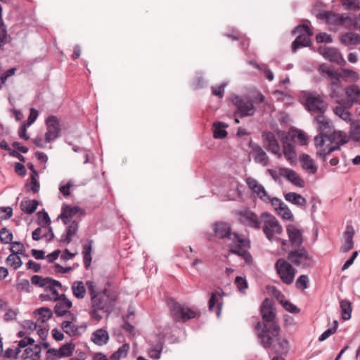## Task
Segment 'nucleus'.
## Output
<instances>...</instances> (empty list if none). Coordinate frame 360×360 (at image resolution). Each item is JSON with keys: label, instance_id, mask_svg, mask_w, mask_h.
Instances as JSON below:
<instances>
[{"label": "nucleus", "instance_id": "b1692460", "mask_svg": "<svg viewBox=\"0 0 360 360\" xmlns=\"http://www.w3.org/2000/svg\"><path fill=\"white\" fill-rule=\"evenodd\" d=\"M279 174L281 176L286 178V179L288 181H290L291 184L296 186L303 188L305 186L304 181L300 176V175L295 170L286 167H280Z\"/></svg>", "mask_w": 360, "mask_h": 360}, {"label": "nucleus", "instance_id": "aec40b11", "mask_svg": "<svg viewBox=\"0 0 360 360\" xmlns=\"http://www.w3.org/2000/svg\"><path fill=\"white\" fill-rule=\"evenodd\" d=\"M286 231L292 249L302 247V231L300 229L294 224H289Z\"/></svg>", "mask_w": 360, "mask_h": 360}, {"label": "nucleus", "instance_id": "c9c22d12", "mask_svg": "<svg viewBox=\"0 0 360 360\" xmlns=\"http://www.w3.org/2000/svg\"><path fill=\"white\" fill-rule=\"evenodd\" d=\"M228 127V124L221 122H217L213 124V137L214 139H224L227 136V131L226 128Z\"/></svg>", "mask_w": 360, "mask_h": 360}, {"label": "nucleus", "instance_id": "dca6fc26", "mask_svg": "<svg viewBox=\"0 0 360 360\" xmlns=\"http://www.w3.org/2000/svg\"><path fill=\"white\" fill-rule=\"evenodd\" d=\"M262 218L260 219L257 214L250 210H245L239 214V220L245 226L254 229H259L262 224Z\"/></svg>", "mask_w": 360, "mask_h": 360}, {"label": "nucleus", "instance_id": "72a5a7b5", "mask_svg": "<svg viewBox=\"0 0 360 360\" xmlns=\"http://www.w3.org/2000/svg\"><path fill=\"white\" fill-rule=\"evenodd\" d=\"M86 284L84 283L83 281H75L71 287L72 294L77 298V299H83L86 292Z\"/></svg>", "mask_w": 360, "mask_h": 360}, {"label": "nucleus", "instance_id": "c756f323", "mask_svg": "<svg viewBox=\"0 0 360 360\" xmlns=\"http://www.w3.org/2000/svg\"><path fill=\"white\" fill-rule=\"evenodd\" d=\"M92 245L93 240H87L82 245L83 261L86 269H88L89 268L91 263Z\"/></svg>", "mask_w": 360, "mask_h": 360}, {"label": "nucleus", "instance_id": "09e8293b", "mask_svg": "<svg viewBox=\"0 0 360 360\" xmlns=\"http://www.w3.org/2000/svg\"><path fill=\"white\" fill-rule=\"evenodd\" d=\"M251 64L252 65H254L255 68H257V69L260 70L262 72H263L265 75V77L268 80L272 81L274 79V73L269 68L267 65H266V64L259 65V64L257 63L256 62H253V61L251 62Z\"/></svg>", "mask_w": 360, "mask_h": 360}, {"label": "nucleus", "instance_id": "58836bf2", "mask_svg": "<svg viewBox=\"0 0 360 360\" xmlns=\"http://www.w3.org/2000/svg\"><path fill=\"white\" fill-rule=\"evenodd\" d=\"M38 206V202L35 200H22L20 202L21 210L27 214H32L35 212Z\"/></svg>", "mask_w": 360, "mask_h": 360}, {"label": "nucleus", "instance_id": "a211bd4d", "mask_svg": "<svg viewBox=\"0 0 360 360\" xmlns=\"http://www.w3.org/2000/svg\"><path fill=\"white\" fill-rule=\"evenodd\" d=\"M262 139L264 141V147L266 149L281 158L282 154L280 152V145L275 134L271 131H264L262 134Z\"/></svg>", "mask_w": 360, "mask_h": 360}, {"label": "nucleus", "instance_id": "4c0bfd02", "mask_svg": "<svg viewBox=\"0 0 360 360\" xmlns=\"http://www.w3.org/2000/svg\"><path fill=\"white\" fill-rule=\"evenodd\" d=\"M340 307L342 319L345 321L350 319L352 311V303L348 300H342L340 302Z\"/></svg>", "mask_w": 360, "mask_h": 360}, {"label": "nucleus", "instance_id": "6e6d98bb", "mask_svg": "<svg viewBox=\"0 0 360 360\" xmlns=\"http://www.w3.org/2000/svg\"><path fill=\"white\" fill-rule=\"evenodd\" d=\"M13 239V233L6 228H2L0 230V240L2 243H11Z\"/></svg>", "mask_w": 360, "mask_h": 360}, {"label": "nucleus", "instance_id": "774afa93", "mask_svg": "<svg viewBox=\"0 0 360 360\" xmlns=\"http://www.w3.org/2000/svg\"><path fill=\"white\" fill-rule=\"evenodd\" d=\"M349 30H359L360 31V14L357 17L352 15Z\"/></svg>", "mask_w": 360, "mask_h": 360}, {"label": "nucleus", "instance_id": "1a4fd4ad", "mask_svg": "<svg viewBox=\"0 0 360 360\" xmlns=\"http://www.w3.org/2000/svg\"><path fill=\"white\" fill-rule=\"evenodd\" d=\"M261 218L264 219L262 228L264 233L269 241H273L275 234H281L282 233V226L275 217L268 212L262 213Z\"/></svg>", "mask_w": 360, "mask_h": 360}, {"label": "nucleus", "instance_id": "2f4dec72", "mask_svg": "<svg viewBox=\"0 0 360 360\" xmlns=\"http://www.w3.org/2000/svg\"><path fill=\"white\" fill-rule=\"evenodd\" d=\"M284 198L286 201L298 207H303L307 204V200L301 194L295 192L285 194Z\"/></svg>", "mask_w": 360, "mask_h": 360}, {"label": "nucleus", "instance_id": "7c9ffc66", "mask_svg": "<svg viewBox=\"0 0 360 360\" xmlns=\"http://www.w3.org/2000/svg\"><path fill=\"white\" fill-rule=\"evenodd\" d=\"M79 219H74L69 223L66 228V233L62 236L63 240L69 243L72 240V238L78 231V224Z\"/></svg>", "mask_w": 360, "mask_h": 360}, {"label": "nucleus", "instance_id": "412c9836", "mask_svg": "<svg viewBox=\"0 0 360 360\" xmlns=\"http://www.w3.org/2000/svg\"><path fill=\"white\" fill-rule=\"evenodd\" d=\"M214 236L222 240H231L233 233L231 232V226L227 222L217 221L212 224Z\"/></svg>", "mask_w": 360, "mask_h": 360}, {"label": "nucleus", "instance_id": "ddd939ff", "mask_svg": "<svg viewBox=\"0 0 360 360\" xmlns=\"http://www.w3.org/2000/svg\"><path fill=\"white\" fill-rule=\"evenodd\" d=\"M85 210L78 206L71 207L70 205L63 204L61 209V213L58 219H60L65 224H68L72 219L75 217L79 219V217L85 215Z\"/></svg>", "mask_w": 360, "mask_h": 360}, {"label": "nucleus", "instance_id": "393cba45", "mask_svg": "<svg viewBox=\"0 0 360 360\" xmlns=\"http://www.w3.org/2000/svg\"><path fill=\"white\" fill-rule=\"evenodd\" d=\"M319 52L323 58L330 62L341 64L344 59L338 49L333 47H319Z\"/></svg>", "mask_w": 360, "mask_h": 360}, {"label": "nucleus", "instance_id": "3c124183", "mask_svg": "<svg viewBox=\"0 0 360 360\" xmlns=\"http://www.w3.org/2000/svg\"><path fill=\"white\" fill-rule=\"evenodd\" d=\"M292 138L296 140L300 145L306 146L308 143V138L304 131L295 130L292 134Z\"/></svg>", "mask_w": 360, "mask_h": 360}, {"label": "nucleus", "instance_id": "f257e3e1", "mask_svg": "<svg viewBox=\"0 0 360 360\" xmlns=\"http://www.w3.org/2000/svg\"><path fill=\"white\" fill-rule=\"evenodd\" d=\"M260 314L262 321H258L255 328L260 345L268 346L270 344L271 338H275L281 331V328L276 321L275 308L269 298L264 299L262 302Z\"/></svg>", "mask_w": 360, "mask_h": 360}, {"label": "nucleus", "instance_id": "a18cd8bd", "mask_svg": "<svg viewBox=\"0 0 360 360\" xmlns=\"http://www.w3.org/2000/svg\"><path fill=\"white\" fill-rule=\"evenodd\" d=\"M276 212L283 219L289 221L293 220V214L285 203L283 204V206L276 207Z\"/></svg>", "mask_w": 360, "mask_h": 360}, {"label": "nucleus", "instance_id": "f8f14e48", "mask_svg": "<svg viewBox=\"0 0 360 360\" xmlns=\"http://www.w3.org/2000/svg\"><path fill=\"white\" fill-rule=\"evenodd\" d=\"M347 98L336 100V102L345 107L351 108L354 104H360V88L359 86L352 84L345 89Z\"/></svg>", "mask_w": 360, "mask_h": 360}, {"label": "nucleus", "instance_id": "6e6552de", "mask_svg": "<svg viewBox=\"0 0 360 360\" xmlns=\"http://www.w3.org/2000/svg\"><path fill=\"white\" fill-rule=\"evenodd\" d=\"M231 102L237 108L240 117L253 116L256 108L253 101L248 96L233 95L231 97Z\"/></svg>", "mask_w": 360, "mask_h": 360}, {"label": "nucleus", "instance_id": "20e7f679", "mask_svg": "<svg viewBox=\"0 0 360 360\" xmlns=\"http://www.w3.org/2000/svg\"><path fill=\"white\" fill-rule=\"evenodd\" d=\"M318 70L322 77L330 81L327 85L329 96L331 98L340 100L339 98L342 97L345 89H343V86L340 80L339 70H335L333 66L326 63L319 65Z\"/></svg>", "mask_w": 360, "mask_h": 360}, {"label": "nucleus", "instance_id": "8fccbe9b", "mask_svg": "<svg viewBox=\"0 0 360 360\" xmlns=\"http://www.w3.org/2000/svg\"><path fill=\"white\" fill-rule=\"evenodd\" d=\"M75 347V345L72 343H66L63 345L58 349V352H60L59 356H60V358L70 356L72 354Z\"/></svg>", "mask_w": 360, "mask_h": 360}, {"label": "nucleus", "instance_id": "f704fd0d", "mask_svg": "<svg viewBox=\"0 0 360 360\" xmlns=\"http://www.w3.org/2000/svg\"><path fill=\"white\" fill-rule=\"evenodd\" d=\"M311 43V42L309 37L307 35L302 36V34H299L292 44V51L295 53L301 47L309 46Z\"/></svg>", "mask_w": 360, "mask_h": 360}, {"label": "nucleus", "instance_id": "4468645a", "mask_svg": "<svg viewBox=\"0 0 360 360\" xmlns=\"http://www.w3.org/2000/svg\"><path fill=\"white\" fill-rule=\"evenodd\" d=\"M320 17L321 19L326 20L328 23L335 25H345L348 29L352 19V15L345 16L333 11H323L320 13Z\"/></svg>", "mask_w": 360, "mask_h": 360}, {"label": "nucleus", "instance_id": "5fc2aeb1", "mask_svg": "<svg viewBox=\"0 0 360 360\" xmlns=\"http://www.w3.org/2000/svg\"><path fill=\"white\" fill-rule=\"evenodd\" d=\"M279 302L285 311L291 314H298L300 311V309L297 306L288 300H281Z\"/></svg>", "mask_w": 360, "mask_h": 360}, {"label": "nucleus", "instance_id": "c85d7f7f", "mask_svg": "<svg viewBox=\"0 0 360 360\" xmlns=\"http://www.w3.org/2000/svg\"><path fill=\"white\" fill-rule=\"evenodd\" d=\"M300 161L302 163V168L309 174H314L317 172L318 167L309 155L304 153L300 155Z\"/></svg>", "mask_w": 360, "mask_h": 360}, {"label": "nucleus", "instance_id": "473e14b6", "mask_svg": "<svg viewBox=\"0 0 360 360\" xmlns=\"http://www.w3.org/2000/svg\"><path fill=\"white\" fill-rule=\"evenodd\" d=\"M340 40L346 46L360 44V35L355 32H346L340 37Z\"/></svg>", "mask_w": 360, "mask_h": 360}, {"label": "nucleus", "instance_id": "bb28decb", "mask_svg": "<svg viewBox=\"0 0 360 360\" xmlns=\"http://www.w3.org/2000/svg\"><path fill=\"white\" fill-rule=\"evenodd\" d=\"M34 316L37 319L36 322L26 321L25 323V326H28L30 328L33 326L34 330H37V328H39V330L43 333V324L45 322V307L37 309L34 311Z\"/></svg>", "mask_w": 360, "mask_h": 360}, {"label": "nucleus", "instance_id": "a19ab883", "mask_svg": "<svg viewBox=\"0 0 360 360\" xmlns=\"http://www.w3.org/2000/svg\"><path fill=\"white\" fill-rule=\"evenodd\" d=\"M231 241L237 248L242 250H248L250 248L249 240L241 238L237 233H233Z\"/></svg>", "mask_w": 360, "mask_h": 360}, {"label": "nucleus", "instance_id": "e2e57ef3", "mask_svg": "<svg viewBox=\"0 0 360 360\" xmlns=\"http://www.w3.org/2000/svg\"><path fill=\"white\" fill-rule=\"evenodd\" d=\"M60 297V294L53 286H46V300H58Z\"/></svg>", "mask_w": 360, "mask_h": 360}, {"label": "nucleus", "instance_id": "ea45409f", "mask_svg": "<svg viewBox=\"0 0 360 360\" xmlns=\"http://www.w3.org/2000/svg\"><path fill=\"white\" fill-rule=\"evenodd\" d=\"M283 154L285 158L290 162H293L294 160H295L297 155L295 150L294 146L292 143H288L287 141H283Z\"/></svg>", "mask_w": 360, "mask_h": 360}, {"label": "nucleus", "instance_id": "c03bdc74", "mask_svg": "<svg viewBox=\"0 0 360 360\" xmlns=\"http://www.w3.org/2000/svg\"><path fill=\"white\" fill-rule=\"evenodd\" d=\"M129 349V345L125 343L122 345L116 352H115L110 357V360H120L122 357L127 356Z\"/></svg>", "mask_w": 360, "mask_h": 360}, {"label": "nucleus", "instance_id": "4d7b16f0", "mask_svg": "<svg viewBox=\"0 0 360 360\" xmlns=\"http://www.w3.org/2000/svg\"><path fill=\"white\" fill-rule=\"evenodd\" d=\"M11 244L10 250L12 253L25 255V248L22 243L15 241L11 243Z\"/></svg>", "mask_w": 360, "mask_h": 360}, {"label": "nucleus", "instance_id": "0eeeda50", "mask_svg": "<svg viewBox=\"0 0 360 360\" xmlns=\"http://www.w3.org/2000/svg\"><path fill=\"white\" fill-rule=\"evenodd\" d=\"M171 316L176 322H186L195 317L196 313L193 309L179 304L174 300H171L168 303Z\"/></svg>", "mask_w": 360, "mask_h": 360}, {"label": "nucleus", "instance_id": "39448f33", "mask_svg": "<svg viewBox=\"0 0 360 360\" xmlns=\"http://www.w3.org/2000/svg\"><path fill=\"white\" fill-rule=\"evenodd\" d=\"M301 103L311 115L324 114L328 109V103L323 95L316 91H304L300 98Z\"/></svg>", "mask_w": 360, "mask_h": 360}, {"label": "nucleus", "instance_id": "5701e85b", "mask_svg": "<svg viewBox=\"0 0 360 360\" xmlns=\"http://www.w3.org/2000/svg\"><path fill=\"white\" fill-rule=\"evenodd\" d=\"M280 333L275 338H271L270 344L268 346H262L265 349L272 347L274 352L278 354H287L289 346L288 341L285 338L280 337Z\"/></svg>", "mask_w": 360, "mask_h": 360}, {"label": "nucleus", "instance_id": "6ab92c4d", "mask_svg": "<svg viewBox=\"0 0 360 360\" xmlns=\"http://www.w3.org/2000/svg\"><path fill=\"white\" fill-rule=\"evenodd\" d=\"M245 182L248 188L259 198L262 202H267L269 200V195L266 191L264 186L252 177H248Z\"/></svg>", "mask_w": 360, "mask_h": 360}, {"label": "nucleus", "instance_id": "f3484780", "mask_svg": "<svg viewBox=\"0 0 360 360\" xmlns=\"http://www.w3.org/2000/svg\"><path fill=\"white\" fill-rule=\"evenodd\" d=\"M226 293L221 288H218L215 292L210 294V298L208 302V309L210 311H215L217 317H219L223 306V300L221 297Z\"/></svg>", "mask_w": 360, "mask_h": 360}, {"label": "nucleus", "instance_id": "f03ea898", "mask_svg": "<svg viewBox=\"0 0 360 360\" xmlns=\"http://www.w3.org/2000/svg\"><path fill=\"white\" fill-rule=\"evenodd\" d=\"M347 142L346 135L341 131L334 129L326 134H319L314 137V145L317 148L316 157L325 162L327 157L333 151L339 150L340 146Z\"/></svg>", "mask_w": 360, "mask_h": 360}, {"label": "nucleus", "instance_id": "2eb2a0df", "mask_svg": "<svg viewBox=\"0 0 360 360\" xmlns=\"http://www.w3.org/2000/svg\"><path fill=\"white\" fill-rule=\"evenodd\" d=\"M60 131L59 119L55 115L46 117V143L56 140L59 137Z\"/></svg>", "mask_w": 360, "mask_h": 360}, {"label": "nucleus", "instance_id": "4be33fe9", "mask_svg": "<svg viewBox=\"0 0 360 360\" xmlns=\"http://www.w3.org/2000/svg\"><path fill=\"white\" fill-rule=\"evenodd\" d=\"M249 147L252 150V156L256 163L264 167L269 165V158L262 148L252 141L249 143Z\"/></svg>", "mask_w": 360, "mask_h": 360}, {"label": "nucleus", "instance_id": "e433bc0d", "mask_svg": "<svg viewBox=\"0 0 360 360\" xmlns=\"http://www.w3.org/2000/svg\"><path fill=\"white\" fill-rule=\"evenodd\" d=\"M340 80L345 82H356L359 79V75L357 72L352 70H349L346 68H342L340 71L339 70Z\"/></svg>", "mask_w": 360, "mask_h": 360}, {"label": "nucleus", "instance_id": "de8ad7c7", "mask_svg": "<svg viewBox=\"0 0 360 360\" xmlns=\"http://www.w3.org/2000/svg\"><path fill=\"white\" fill-rule=\"evenodd\" d=\"M342 5L345 9L352 11L360 10V2L359 0H340Z\"/></svg>", "mask_w": 360, "mask_h": 360}, {"label": "nucleus", "instance_id": "9b49d317", "mask_svg": "<svg viewBox=\"0 0 360 360\" xmlns=\"http://www.w3.org/2000/svg\"><path fill=\"white\" fill-rule=\"evenodd\" d=\"M20 348L24 349L20 357L23 360H39L41 347L34 344V340L30 338H25L18 342Z\"/></svg>", "mask_w": 360, "mask_h": 360}, {"label": "nucleus", "instance_id": "603ef678", "mask_svg": "<svg viewBox=\"0 0 360 360\" xmlns=\"http://www.w3.org/2000/svg\"><path fill=\"white\" fill-rule=\"evenodd\" d=\"M8 265L13 267L14 269H18L22 265V261L20 257L17 255L12 253L6 259Z\"/></svg>", "mask_w": 360, "mask_h": 360}, {"label": "nucleus", "instance_id": "9d476101", "mask_svg": "<svg viewBox=\"0 0 360 360\" xmlns=\"http://www.w3.org/2000/svg\"><path fill=\"white\" fill-rule=\"evenodd\" d=\"M275 269L283 283L290 285L293 282L295 270L288 260L284 258L278 259L275 263Z\"/></svg>", "mask_w": 360, "mask_h": 360}, {"label": "nucleus", "instance_id": "cd10ccee", "mask_svg": "<svg viewBox=\"0 0 360 360\" xmlns=\"http://www.w3.org/2000/svg\"><path fill=\"white\" fill-rule=\"evenodd\" d=\"M91 340L95 345L103 346L108 343L109 335L106 330L100 328L92 333Z\"/></svg>", "mask_w": 360, "mask_h": 360}, {"label": "nucleus", "instance_id": "864d4df0", "mask_svg": "<svg viewBox=\"0 0 360 360\" xmlns=\"http://www.w3.org/2000/svg\"><path fill=\"white\" fill-rule=\"evenodd\" d=\"M292 34H302V36L307 35L308 37H310L313 34V32L308 25L303 24V25H300L295 27L292 30Z\"/></svg>", "mask_w": 360, "mask_h": 360}, {"label": "nucleus", "instance_id": "338daca9", "mask_svg": "<svg viewBox=\"0 0 360 360\" xmlns=\"http://www.w3.org/2000/svg\"><path fill=\"white\" fill-rule=\"evenodd\" d=\"M205 84H206V81L204 79L202 74L197 73L195 79H194V81L192 83V86L195 89H201V88L204 87Z\"/></svg>", "mask_w": 360, "mask_h": 360}, {"label": "nucleus", "instance_id": "423d86ee", "mask_svg": "<svg viewBox=\"0 0 360 360\" xmlns=\"http://www.w3.org/2000/svg\"><path fill=\"white\" fill-rule=\"evenodd\" d=\"M287 259L292 264L303 269L311 267L313 263L312 257L304 247L290 250Z\"/></svg>", "mask_w": 360, "mask_h": 360}, {"label": "nucleus", "instance_id": "49530a36", "mask_svg": "<svg viewBox=\"0 0 360 360\" xmlns=\"http://www.w3.org/2000/svg\"><path fill=\"white\" fill-rule=\"evenodd\" d=\"M349 134L353 141L360 142V122H351Z\"/></svg>", "mask_w": 360, "mask_h": 360}, {"label": "nucleus", "instance_id": "680f3d73", "mask_svg": "<svg viewBox=\"0 0 360 360\" xmlns=\"http://www.w3.org/2000/svg\"><path fill=\"white\" fill-rule=\"evenodd\" d=\"M30 284L28 280L22 279L16 284V290L20 292H30Z\"/></svg>", "mask_w": 360, "mask_h": 360}, {"label": "nucleus", "instance_id": "79ce46f5", "mask_svg": "<svg viewBox=\"0 0 360 360\" xmlns=\"http://www.w3.org/2000/svg\"><path fill=\"white\" fill-rule=\"evenodd\" d=\"M61 327L63 330L69 336H76L79 334V328L73 324L71 321H65L62 323Z\"/></svg>", "mask_w": 360, "mask_h": 360}, {"label": "nucleus", "instance_id": "0e129e2a", "mask_svg": "<svg viewBox=\"0 0 360 360\" xmlns=\"http://www.w3.org/2000/svg\"><path fill=\"white\" fill-rule=\"evenodd\" d=\"M21 352V348L18 345L15 348H8L4 353V356L6 358H17V356Z\"/></svg>", "mask_w": 360, "mask_h": 360}, {"label": "nucleus", "instance_id": "052dcab7", "mask_svg": "<svg viewBox=\"0 0 360 360\" xmlns=\"http://www.w3.org/2000/svg\"><path fill=\"white\" fill-rule=\"evenodd\" d=\"M49 344L46 342V360H57L60 358L58 349L48 348Z\"/></svg>", "mask_w": 360, "mask_h": 360}, {"label": "nucleus", "instance_id": "37998d69", "mask_svg": "<svg viewBox=\"0 0 360 360\" xmlns=\"http://www.w3.org/2000/svg\"><path fill=\"white\" fill-rule=\"evenodd\" d=\"M349 108H345L342 105L336 106L333 108L334 113L340 118L346 122H352L351 114L347 110Z\"/></svg>", "mask_w": 360, "mask_h": 360}, {"label": "nucleus", "instance_id": "69168bd1", "mask_svg": "<svg viewBox=\"0 0 360 360\" xmlns=\"http://www.w3.org/2000/svg\"><path fill=\"white\" fill-rule=\"evenodd\" d=\"M38 174L36 171H33V173L31 174V181H30V189L36 193L39 189V183L37 181Z\"/></svg>", "mask_w": 360, "mask_h": 360}, {"label": "nucleus", "instance_id": "a878e982", "mask_svg": "<svg viewBox=\"0 0 360 360\" xmlns=\"http://www.w3.org/2000/svg\"><path fill=\"white\" fill-rule=\"evenodd\" d=\"M314 122L316 124V129L319 131V134H326L331 132L333 129V123L324 115V114H319L314 118Z\"/></svg>", "mask_w": 360, "mask_h": 360}, {"label": "nucleus", "instance_id": "13d9d810", "mask_svg": "<svg viewBox=\"0 0 360 360\" xmlns=\"http://www.w3.org/2000/svg\"><path fill=\"white\" fill-rule=\"evenodd\" d=\"M309 278L307 275L300 276L295 283V286L298 289L305 290L308 288Z\"/></svg>", "mask_w": 360, "mask_h": 360}, {"label": "nucleus", "instance_id": "7ed1b4c3", "mask_svg": "<svg viewBox=\"0 0 360 360\" xmlns=\"http://www.w3.org/2000/svg\"><path fill=\"white\" fill-rule=\"evenodd\" d=\"M86 284L91 297V308L110 314L114 308L116 300L110 296L109 290L107 288L97 290L96 284L93 281H87Z\"/></svg>", "mask_w": 360, "mask_h": 360}, {"label": "nucleus", "instance_id": "bf43d9fd", "mask_svg": "<svg viewBox=\"0 0 360 360\" xmlns=\"http://www.w3.org/2000/svg\"><path fill=\"white\" fill-rule=\"evenodd\" d=\"M234 283L240 292H244L248 288L247 280L241 276H236Z\"/></svg>", "mask_w": 360, "mask_h": 360}]
</instances>
